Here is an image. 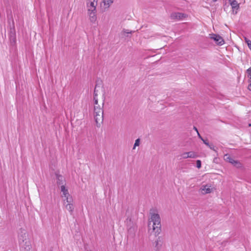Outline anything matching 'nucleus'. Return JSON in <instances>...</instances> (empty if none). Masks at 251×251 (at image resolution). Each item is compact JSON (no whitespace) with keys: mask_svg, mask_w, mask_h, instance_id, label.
Masks as SVG:
<instances>
[{"mask_svg":"<svg viewBox=\"0 0 251 251\" xmlns=\"http://www.w3.org/2000/svg\"><path fill=\"white\" fill-rule=\"evenodd\" d=\"M182 156L183 158H188V157H187V155H184V153L182 154Z\"/></svg>","mask_w":251,"mask_h":251,"instance_id":"29","label":"nucleus"},{"mask_svg":"<svg viewBox=\"0 0 251 251\" xmlns=\"http://www.w3.org/2000/svg\"><path fill=\"white\" fill-rule=\"evenodd\" d=\"M214 190L213 188L211 187L209 184L202 185L200 187L199 192L202 195H206L212 193Z\"/></svg>","mask_w":251,"mask_h":251,"instance_id":"9","label":"nucleus"},{"mask_svg":"<svg viewBox=\"0 0 251 251\" xmlns=\"http://www.w3.org/2000/svg\"><path fill=\"white\" fill-rule=\"evenodd\" d=\"M135 234V230L134 228L130 227L128 230V236H133Z\"/></svg>","mask_w":251,"mask_h":251,"instance_id":"19","label":"nucleus"},{"mask_svg":"<svg viewBox=\"0 0 251 251\" xmlns=\"http://www.w3.org/2000/svg\"><path fill=\"white\" fill-rule=\"evenodd\" d=\"M140 139H139V138H138V139H137L135 140V143H134V147H133V149H134L136 146H139V145H140Z\"/></svg>","mask_w":251,"mask_h":251,"instance_id":"22","label":"nucleus"},{"mask_svg":"<svg viewBox=\"0 0 251 251\" xmlns=\"http://www.w3.org/2000/svg\"><path fill=\"white\" fill-rule=\"evenodd\" d=\"M248 126H249V127H251V124H249Z\"/></svg>","mask_w":251,"mask_h":251,"instance_id":"32","label":"nucleus"},{"mask_svg":"<svg viewBox=\"0 0 251 251\" xmlns=\"http://www.w3.org/2000/svg\"><path fill=\"white\" fill-rule=\"evenodd\" d=\"M94 118L96 123L97 126L99 127L100 126L103 120V114H95L94 115Z\"/></svg>","mask_w":251,"mask_h":251,"instance_id":"12","label":"nucleus"},{"mask_svg":"<svg viewBox=\"0 0 251 251\" xmlns=\"http://www.w3.org/2000/svg\"><path fill=\"white\" fill-rule=\"evenodd\" d=\"M203 142V143L205 145H206L207 146H209V142H208V141L207 139H203V141H202Z\"/></svg>","mask_w":251,"mask_h":251,"instance_id":"27","label":"nucleus"},{"mask_svg":"<svg viewBox=\"0 0 251 251\" xmlns=\"http://www.w3.org/2000/svg\"><path fill=\"white\" fill-rule=\"evenodd\" d=\"M184 155H187V157H188V158H194L195 157V153L193 151L184 152Z\"/></svg>","mask_w":251,"mask_h":251,"instance_id":"17","label":"nucleus"},{"mask_svg":"<svg viewBox=\"0 0 251 251\" xmlns=\"http://www.w3.org/2000/svg\"><path fill=\"white\" fill-rule=\"evenodd\" d=\"M151 217L149 219V230H152L155 234L158 235L161 232V219L159 215L153 211L150 212Z\"/></svg>","mask_w":251,"mask_h":251,"instance_id":"1","label":"nucleus"},{"mask_svg":"<svg viewBox=\"0 0 251 251\" xmlns=\"http://www.w3.org/2000/svg\"><path fill=\"white\" fill-rule=\"evenodd\" d=\"M114 0H104L103 2L104 5L107 6L108 7L113 2Z\"/></svg>","mask_w":251,"mask_h":251,"instance_id":"20","label":"nucleus"},{"mask_svg":"<svg viewBox=\"0 0 251 251\" xmlns=\"http://www.w3.org/2000/svg\"><path fill=\"white\" fill-rule=\"evenodd\" d=\"M98 96V93H97V90L94 91V104L95 105H97L98 104V100L97 97Z\"/></svg>","mask_w":251,"mask_h":251,"instance_id":"18","label":"nucleus"},{"mask_svg":"<svg viewBox=\"0 0 251 251\" xmlns=\"http://www.w3.org/2000/svg\"><path fill=\"white\" fill-rule=\"evenodd\" d=\"M224 158L226 161L231 163L234 167L237 168H240L242 167V164L239 161L234 160L228 154H225L224 156Z\"/></svg>","mask_w":251,"mask_h":251,"instance_id":"6","label":"nucleus"},{"mask_svg":"<svg viewBox=\"0 0 251 251\" xmlns=\"http://www.w3.org/2000/svg\"><path fill=\"white\" fill-rule=\"evenodd\" d=\"M18 238L21 251H30L31 244L27 238V234L25 229H20Z\"/></svg>","mask_w":251,"mask_h":251,"instance_id":"2","label":"nucleus"},{"mask_svg":"<svg viewBox=\"0 0 251 251\" xmlns=\"http://www.w3.org/2000/svg\"><path fill=\"white\" fill-rule=\"evenodd\" d=\"M187 17L184 13L180 12H173L170 15V18L172 20H180Z\"/></svg>","mask_w":251,"mask_h":251,"instance_id":"10","label":"nucleus"},{"mask_svg":"<svg viewBox=\"0 0 251 251\" xmlns=\"http://www.w3.org/2000/svg\"><path fill=\"white\" fill-rule=\"evenodd\" d=\"M213 0V1H214V2H215V1H217V0Z\"/></svg>","mask_w":251,"mask_h":251,"instance_id":"33","label":"nucleus"},{"mask_svg":"<svg viewBox=\"0 0 251 251\" xmlns=\"http://www.w3.org/2000/svg\"><path fill=\"white\" fill-rule=\"evenodd\" d=\"M101 108L100 105H94V108Z\"/></svg>","mask_w":251,"mask_h":251,"instance_id":"31","label":"nucleus"},{"mask_svg":"<svg viewBox=\"0 0 251 251\" xmlns=\"http://www.w3.org/2000/svg\"><path fill=\"white\" fill-rule=\"evenodd\" d=\"M163 240L160 237H158L154 242V250L155 251H160L162 247Z\"/></svg>","mask_w":251,"mask_h":251,"instance_id":"11","label":"nucleus"},{"mask_svg":"<svg viewBox=\"0 0 251 251\" xmlns=\"http://www.w3.org/2000/svg\"><path fill=\"white\" fill-rule=\"evenodd\" d=\"M65 203H66V201H65ZM67 204H66L65 205V207H66V208L67 210H68L70 213L71 214H72L73 212V210H74V206H73V204L72 203V202H67ZM64 204H65L66 203H64Z\"/></svg>","mask_w":251,"mask_h":251,"instance_id":"14","label":"nucleus"},{"mask_svg":"<svg viewBox=\"0 0 251 251\" xmlns=\"http://www.w3.org/2000/svg\"><path fill=\"white\" fill-rule=\"evenodd\" d=\"M8 22L9 25L8 36L10 45L12 47H15L16 44V35L14 21L12 15L10 16V18L8 16Z\"/></svg>","mask_w":251,"mask_h":251,"instance_id":"3","label":"nucleus"},{"mask_svg":"<svg viewBox=\"0 0 251 251\" xmlns=\"http://www.w3.org/2000/svg\"><path fill=\"white\" fill-rule=\"evenodd\" d=\"M103 107V104H102V108H94V115L95 114H103V110L102 109Z\"/></svg>","mask_w":251,"mask_h":251,"instance_id":"16","label":"nucleus"},{"mask_svg":"<svg viewBox=\"0 0 251 251\" xmlns=\"http://www.w3.org/2000/svg\"><path fill=\"white\" fill-rule=\"evenodd\" d=\"M229 1L232 9L237 10L239 8V4L236 0H229Z\"/></svg>","mask_w":251,"mask_h":251,"instance_id":"15","label":"nucleus"},{"mask_svg":"<svg viewBox=\"0 0 251 251\" xmlns=\"http://www.w3.org/2000/svg\"><path fill=\"white\" fill-rule=\"evenodd\" d=\"M98 1L87 0V6L88 8V14L90 17V20L91 22L94 23L97 20L96 17V6Z\"/></svg>","mask_w":251,"mask_h":251,"instance_id":"4","label":"nucleus"},{"mask_svg":"<svg viewBox=\"0 0 251 251\" xmlns=\"http://www.w3.org/2000/svg\"><path fill=\"white\" fill-rule=\"evenodd\" d=\"M196 166L198 168H200L201 166V161L200 160H198L196 161Z\"/></svg>","mask_w":251,"mask_h":251,"instance_id":"23","label":"nucleus"},{"mask_svg":"<svg viewBox=\"0 0 251 251\" xmlns=\"http://www.w3.org/2000/svg\"><path fill=\"white\" fill-rule=\"evenodd\" d=\"M245 40L246 43L248 44L249 48L251 50V41L246 37H245Z\"/></svg>","mask_w":251,"mask_h":251,"instance_id":"21","label":"nucleus"},{"mask_svg":"<svg viewBox=\"0 0 251 251\" xmlns=\"http://www.w3.org/2000/svg\"><path fill=\"white\" fill-rule=\"evenodd\" d=\"M99 89L101 90L102 92V98H103V105H104V101L105 100V92L104 91V89L103 87V82L101 79L98 78L96 81V85L95 88L94 89V91L97 90V93L99 91Z\"/></svg>","mask_w":251,"mask_h":251,"instance_id":"5","label":"nucleus"},{"mask_svg":"<svg viewBox=\"0 0 251 251\" xmlns=\"http://www.w3.org/2000/svg\"><path fill=\"white\" fill-rule=\"evenodd\" d=\"M193 129H194V130H195L197 133H198V132H199V131H198V128H197L196 126H194V127H193Z\"/></svg>","mask_w":251,"mask_h":251,"instance_id":"30","label":"nucleus"},{"mask_svg":"<svg viewBox=\"0 0 251 251\" xmlns=\"http://www.w3.org/2000/svg\"><path fill=\"white\" fill-rule=\"evenodd\" d=\"M209 38L213 40L215 43L218 46H222L225 43L223 38L218 34L212 33L209 34Z\"/></svg>","mask_w":251,"mask_h":251,"instance_id":"8","label":"nucleus"},{"mask_svg":"<svg viewBox=\"0 0 251 251\" xmlns=\"http://www.w3.org/2000/svg\"><path fill=\"white\" fill-rule=\"evenodd\" d=\"M246 73L248 74L249 76H250V78L251 79V67L247 70Z\"/></svg>","mask_w":251,"mask_h":251,"instance_id":"26","label":"nucleus"},{"mask_svg":"<svg viewBox=\"0 0 251 251\" xmlns=\"http://www.w3.org/2000/svg\"><path fill=\"white\" fill-rule=\"evenodd\" d=\"M61 191L62 192V197H64L65 199L64 200V203H65V201L66 202H73V199L71 197H70V194L68 192V190L66 188L64 185H62L60 186Z\"/></svg>","mask_w":251,"mask_h":251,"instance_id":"7","label":"nucleus"},{"mask_svg":"<svg viewBox=\"0 0 251 251\" xmlns=\"http://www.w3.org/2000/svg\"><path fill=\"white\" fill-rule=\"evenodd\" d=\"M56 177L57 179V183L58 185H60V186L62 185H64V182H65V179L64 177L58 174H56Z\"/></svg>","mask_w":251,"mask_h":251,"instance_id":"13","label":"nucleus"},{"mask_svg":"<svg viewBox=\"0 0 251 251\" xmlns=\"http://www.w3.org/2000/svg\"><path fill=\"white\" fill-rule=\"evenodd\" d=\"M210 149L213 150L214 151L217 152V151L215 149V147L213 144H209V146H207Z\"/></svg>","mask_w":251,"mask_h":251,"instance_id":"25","label":"nucleus"},{"mask_svg":"<svg viewBox=\"0 0 251 251\" xmlns=\"http://www.w3.org/2000/svg\"><path fill=\"white\" fill-rule=\"evenodd\" d=\"M198 137L201 140L203 141V138L202 137V136L200 135L199 132L197 133Z\"/></svg>","mask_w":251,"mask_h":251,"instance_id":"28","label":"nucleus"},{"mask_svg":"<svg viewBox=\"0 0 251 251\" xmlns=\"http://www.w3.org/2000/svg\"><path fill=\"white\" fill-rule=\"evenodd\" d=\"M124 33H127V34H131L135 32V31H129L128 29H124L123 30Z\"/></svg>","mask_w":251,"mask_h":251,"instance_id":"24","label":"nucleus"}]
</instances>
